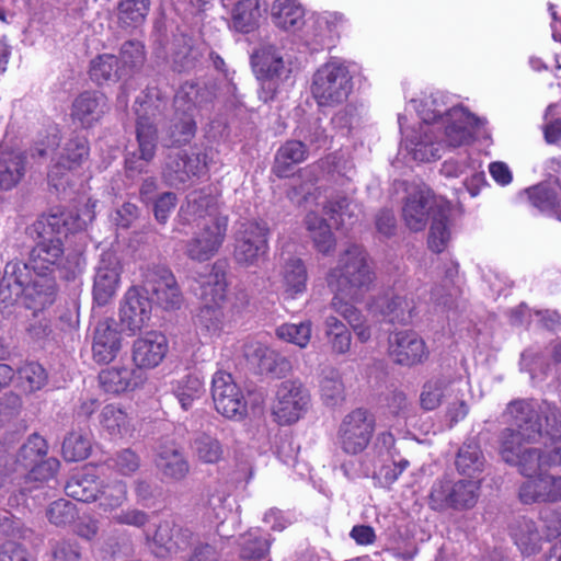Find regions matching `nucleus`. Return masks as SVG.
Listing matches in <instances>:
<instances>
[{
	"mask_svg": "<svg viewBox=\"0 0 561 561\" xmlns=\"http://www.w3.org/2000/svg\"><path fill=\"white\" fill-rule=\"evenodd\" d=\"M205 94L194 83L181 85L174 96V115L165 130L164 140L168 146H183L194 138L197 128L194 117L203 105Z\"/></svg>",
	"mask_w": 561,
	"mask_h": 561,
	"instance_id": "nucleus-2",
	"label": "nucleus"
},
{
	"mask_svg": "<svg viewBox=\"0 0 561 561\" xmlns=\"http://www.w3.org/2000/svg\"><path fill=\"white\" fill-rule=\"evenodd\" d=\"M388 353L396 364L407 367L424 363L430 355L425 341L411 330L392 333L388 340Z\"/></svg>",
	"mask_w": 561,
	"mask_h": 561,
	"instance_id": "nucleus-14",
	"label": "nucleus"
},
{
	"mask_svg": "<svg viewBox=\"0 0 561 561\" xmlns=\"http://www.w3.org/2000/svg\"><path fill=\"white\" fill-rule=\"evenodd\" d=\"M270 549L267 539L255 534L242 536L240 541V557L247 561L263 560Z\"/></svg>",
	"mask_w": 561,
	"mask_h": 561,
	"instance_id": "nucleus-63",
	"label": "nucleus"
},
{
	"mask_svg": "<svg viewBox=\"0 0 561 561\" xmlns=\"http://www.w3.org/2000/svg\"><path fill=\"white\" fill-rule=\"evenodd\" d=\"M282 284L287 297L295 299L307 289L308 272L299 257H288L282 266Z\"/></svg>",
	"mask_w": 561,
	"mask_h": 561,
	"instance_id": "nucleus-36",
	"label": "nucleus"
},
{
	"mask_svg": "<svg viewBox=\"0 0 561 561\" xmlns=\"http://www.w3.org/2000/svg\"><path fill=\"white\" fill-rule=\"evenodd\" d=\"M122 334L114 319L98 321L92 333V357L99 364L113 362L122 350Z\"/></svg>",
	"mask_w": 561,
	"mask_h": 561,
	"instance_id": "nucleus-21",
	"label": "nucleus"
},
{
	"mask_svg": "<svg viewBox=\"0 0 561 561\" xmlns=\"http://www.w3.org/2000/svg\"><path fill=\"white\" fill-rule=\"evenodd\" d=\"M91 439L88 433L70 432L62 443V455L67 461H80L89 457Z\"/></svg>",
	"mask_w": 561,
	"mask_h": 561,
	"instance_id": "nucleus-55",
	"label": "nucleus"
},
{
	"mask_svg": "<svg viewBox=\"0 0 561 561\" xmlns=\"http://www.w3.org/2000/svg\"><path fill=\"white\" fill-rule=\"evenodd\" d=\"M65 491L68 496L80 502L96 501L100 483L91 469L75 473L66 483Z\"/></svg>",
	"mask_w": 561,
	"mask_h": 561,
	"instance_id": "nucleus-37",
	"label": "nucleus"
},
{
	"mask_svg": "<svg viewBox=\"0 0 561 561\" xmlns=\"http://www.w3.org/2000/svg\"><path fill=\"white\" fill-rule=\"evenodd\" d=\"M352 91V77L347 67L330 61L312 77L311 94L319 106L333 107L346 101Z\"/></svg>",
	"mask_w": 561,
	"mask_h": 561,
	"instance_id": "nucleus-5",
	"label": "nucleus"
},
{
	"mask_svg": "<svg viewBox=\"0 0 561 561\" xmlns=\"http://www.w3.org/2000/svg\"><path fill=\"white\" fill-rule=\"evenodd\" d=\"M512 431H502L500 434L499 453L504 462L517 467L520 474L528 479L536 476L547 467L545 453L536 447H526V442H516Z\"/></svg>",
	"mask_w": 561,
	"mask_h": 561,
	"instance_id": "nucleus-9",
	"label": "nucleus"
},
{
	"mask_svg": "<svg viewBox=\"0 0 561 561\" xmlns=\"http://www.w3.org/2000/svg\"><path fill=\"white\" fill-rule=\"evenodd\" d=\"M99 385L107 393L119 394L140 385L138 371L127 366H112L99 374Z\"/></svg>",
	"mask_w": 561,
	"mask_h": 561,
	"instance_id": "nucleus-29",
	"label": "nucleus"
},
{
	"mask_svg": "<svg viewBox=\"0 0 561 561\" xmlns=\"http://www.w3.org/2000/svg\"><path fill=\"white\" fill-rule=\"evenodd\" d=\"M205 154L178 151L170 153L162 171L164 181L174 187L185 184L194 176H201L206 171Z\"/></svg>",
	"mask_w": 561,
	"mask_h": 561,
	"instance_id": "nucleus-18",
	"label": "nucleus"
},
{
	"mask_svg": "<svg viewBox=\"0 0 561 561\" xmlns=\"http://www.w3.org/2000/svg\"><path fill=\"white\" fill-rule=\"evenodd\" d=\"M144 291L165 310L179 309L183 297L173 273L165 266H148L144 272Z\"/></svg>",
	"mask_w": 561,
	"mask_h": 561,
	"instance_id": "nucleus-11",
	"label": "nucleus"
},
{
	"mask_svg": "<svg viewBox=\"0 0 561 561\" xmlns=\"http://www.w3.org/2000/svg\"><path fill=\"white\" fill-rule=\"evenodd\" d=\"M128 499L127 484L122 480H111L100 484L96 497L99 506L104 512H113L121 507Z\"/></svg>",
	"mask_w": 561,
	"mask_h": 561,
	"instance_id": "nucleus-48",
	"label": "nucleus"
},
{
	"mask_svg": "<svg viewBox=\"0 0 561 561\" xmlns=\"http://www.w3.org/2000/svg\"><path fill=\"white\" fill-rule=\"evenodd\" d=\"M268 234L270 228L264 221L241 222L234 236V261L243 267L256 265L268 251Z\"/></svg>",
	"mask_w": 561,
	"mask_h": 561,
	"instance_id": "nucleus-7",
	"label": "nucleus"
},
{
	"mask_svg": "<svg viewBox=\"0 0 561 561\" xmlns=\"http://www.w3.org/2000/svg\"><path fill=\"white\" fill-rule=\"evenodd\" d=\"M227 298L226 273L215 263L207 279L202 285L203 304L224 307Z\"/></svg>",
	"mask_w": 561,
	"mask_h": 561,
	"instance_id": "nucleus-43",
	"label": "nucleus"
},
{
	"mask_svg": "<svg viewBox=\"0 0 561 561\" xmlns=\"http://www.w3.org/2000/svg\"><path fill=\"white\" fill-rule=\"evenodd\" d=\"M484 466V457L480 446L474 442L465 443L458 451L456 467L462 474L472 476L481 472Z\"/></svg>",
	"mask_w": 561,
	"mask_h": 561,
	"instance_id": "nucleus-53",
	"label": "nucleus"
},
{
	"mask_svg": "<svg viewBox=\"0 0 561 561\" xmlns=\"http://www.w3.org/2000/svg\"><path fill=\"white\" fill-rule=\"evenodd\" d=\"M46 454V440L42 436L33 434L20 448L18 462H20L25 469L30 468V474L35 480H46L54 477L55 470L59 465L55 459L43 462L42 460Z\"/></svg>",
	"mask_w": 561,
	"mask_h": 561,
	"instance_id": "nucleus-20",
	"label": "nucleus"
},
{
	"mask_svg": "<svg viewBox=\"0 0 561 561\" xmlns=\"http://www.w3.org/2000/svg\"><path fill=\"white\" fill-rule=\"evenodd\" d=\"M451 382L446 378H436L427 381L421 393V405L427 411L435 410L442 403V399L450 393Z\"/></svg>",
	"mask_w": 561,
	"mask_h": 561,
	"instance_id": "nucleus-57",
	"label": "nucleus"
},
{
	"mask_svg": "<svg viewBox=\"0 0 561 561\" xmlns=\"http://www.w3.org/2000/svg\"><path fill=\"white\" fill-rule=\"evenodd\" d=\"M211 398L216 411L227 419L240 421L248 414L243 391L229 373H215L211 380Z\"/></svg>",
	"mask_w": 561,
	"mask_h": 561,
	"instance_id": "nucleus-10",
	"label": "nucleus"
},
{
	"mask_svg": "<svg viewBox=\"0 0 561 561\" xmlns=\"http://www.w3.org/2000/svg\"><path fill=\"white\" fill-rule=\"evenodd\" d=\"M445 144L450 148L468 145L472 140L470 128L478 125V118L462 106H455L445 113Z\"/></svg>",
	"mask_w": 561,
	"mask_h": 561,
	"instance_id": "nucleus-25",
	"label": "nucleus"
},
{
	"mask_svg": "<svg viewBox=\"0 0 561 561\" xmlns=\"http://www.w3.org/2000/svg\"><path fill=\"white\" fill-rule=\"evenodd\" d=\"M146 60L145 46L140 41L125 42L119 50L121 68L125 76L142 67Z\"/></svg>",
	"mask_w": 561,
	"mask_h": 561,
	"instance_id": "nucleus-59",
	"label": "nucleus"
},
{
	"mask_svg": "<svg viewBox=\"0 0 561 561\" xmlns=\"http://www.w3.org/2000/svg\"><path fill=\"white\" fill-rule=\"evenodd\" d=\"M224 319V307L203 304L196 316V323L203 330L214 335L222 330Z\"/></svg>",
	"mask_w": 561,
	"mask_h": 561,
	"instance_id": "nucleus-62",
	"label": "nucleus"
},
{
	"mask_svg": "<svg viewBox=\"0 0 561 561\" xmlns=\"http://www.w3.org/2000/svg\"><path fill=\"white\" fill-rule=\"evenodd\" d=\"M511 537L523 556H534L541 550L542 536L533 519L522 517L515 520L511 526Z\"/></svg>",
	"mask_w": 561,
	"mask_h": 561,
	"instance_id": "nucleus-31",
	"label": "nucleus"
},
{
	"mask_svg": "<svg viewBox=\"0 0 561 561\" xmlns=\"http://www.w3.org/2000/svg\"><path fill=\"white\" fill-rule=\"evenodd\" d=\"M324 334L331 352L335 355L346 354L352 344V335L346 325L334 316L324 320Z\"/></svg>",
	"mask_w": 561,
	"mask_h": 561,
	"instance_id": "nucleus-46",
	"label": "nucleus"
},
{
	"mask_svg": "<svg viewBox=\"0 0 561 561\" xmlns=\"http://www.w3.org/2000/svg\"><path fill=\"white\" fill-rule=\"evenodd\" d=\"M554 476L536 474L522 483L518 492L524 504L554 503Z\"/></svg>",
	"mask_w": 561,
	"mask_h": 561,
	"instance_id": "nucleus-32",
	"label": "nucleus"
},
{
	"mask_svg": "<svg viewBox=\"0 0 561 561\" xmlns=\"http://www.w3.org/2000/svg\"><path fill=\"white\" fill-rule=\"evenodd\" d=\"M90 153L89 142L83 136H73L69 138L58 158L51 164L48 179L57 187L55 181L64 178L68 172L73 171L88 160Z\"/></svg>",
	"mask_w": 561,
	"mask_h": 561,
	"instance_id": "nucleus-22",
	"label": "nucleus"
},
{
	"mask_svg": "<svg viewBox=\"0 0 561 561\" xmlns=\"http://www.w3.org/2000/svg\"><path fill=\"white\" fill-rule=\"evenodd\" d=\"M321 399L327 407L335 408L345 400L344 385L340 375L332 370L320 382Z\"/></svg>",
	"mask_w": 561,
	"mask_h": 561,
	"instance_id": "nucleus-61",
	"label": "nucleus"
},
{
	"mask_svg": "<svg viewBox=\"0 0 561 561\" xmlns=\"http://www.w3.org/2000/svg\"><path fill=\"white\" fill-rule=\"evenodd\" d=\"M23 175V158L13 152H0V195L13 188Z\"/></svg>",
	"mask_w": 561,
	"mask_h": 561,
	"instance_id": "nucleus-45",
	"label": "nucleus"
},
{
	"mask_svg": "<svg viewBox=\"0 0 561 561\" xmlns=\"http://www.w3.org/2000/svg\"><path fill=\"white\" fill-rule=\"evenodd\" d=\"M167 337L157 332H149L133 343L131 358L139 369H151L160 365L168 353Z\"/></svg>",
	"mask_w": 561,
	"mask_h": 561,
	"instance_id": "nucleus-24",
	"label": "nucleus"
},
{
	"mask_svg": "<svg viewBox=\"0 0 561 561\" xmlns=\"http://www.w3.org/2000/svg\"><path fill=\"white\" fill-rule=\"evenodd\" d=\"M123 265L116 252H102L94 268L92 296L98 306L107 305L117 294Z\"/></svg>",
	"mask_w": 561,
	"mask_h": 561,
	"instance_id": "nucleus-12",
	"label": "nucleus"
},
{
	"mask_svg": "<svg viewBox=\"0 0 561 561\" xmlns=\"http://www.w3.org/2000/svg\"><path fill=\"white\" fill-rule=\"evenodd\" d=\"M102 430L111 437H124L130 432V417L127 412L114 403L106 404L100 415Z\"/></svg>",
	"mask_w": 561,
	"mask_h": 561,
	"instance_id": "nucleus-40",
	"label": "nucleus"
},
{
	"mask_svg": "<svg viewBox=\"0 0 561 561\" xmlns=\"http://www.w3.org/2000/svg\"><path fill=\"white\" fill-rule=\"evenodd\" d=\"M503 416L511 426L503 431H512L516 435V442L534 443L541 436L539 411L533 402L514 400L507 404Z\"/></svg>",
	"mask_w": 561,
	"mask_h": 561,
	"instance_id": "nucleus-13",
	"label": "nucleus"
},
{
	"mask_svg": "<svg viewBox=\"0 0 561 561\" xmlns=\"http://www.w3.org/2000/svg\"><path fill=\"white\" fill-rule=\"evenodd\" d=\"M182 211L188 222L202 220V225H204L211 219H227L217 215L216 199L204 192H192L187 196L186 206L182 207Z\"/></svg>",
	"mask_w": 561,
	"mask_h": 561,
	"instance_id": "nucleus-35",
	"label": "nucleus"
},
{
	"mask_svg": "<svg viewBox=\"0 0 561 561\" xmlns=\"http://www.w3.org/2000/svg\"><path fill=\"white\" fill-rule=\"evenodd\" d=\"M199 57L201 54L198 49L192 45L190 38L181 36L174 41L171 61L175 71L187 72L193 70L196 67Z\"/></svg>",
	"mask_w": 561,
	"mask_h": 561,
	"instance_id": "nucleus-47",
	"label": "nucleus"
},
{
	"mask_svg": "<svg viewBox=\"0 0 561 561\" xmlns=\"http://www.w3.org/2000/svg\"><path fill=\"white\" fill-rule=\"evenodd\" d=\"M448 214L443 208H437V215L433 216L432 226L428 236V247L432 251L440 253L445 250L450 238L447 226Z\"/></svg>",
	"mask_w": 561,
	"mask_h": 561,
	"instance_id": "nucleus-60",
	"label": "nucleus"
},
{
	"mask_svg": "<svg viewBox=\"0 0 561 561\" xmlns=\"http://www.w3.org/2000/svg\"><path fill=\"white\" fill-rule=\"evenodd\" d=\"M308 146L300 140H287L283 144L276 154L273 167L274 173L278 178H286L290 174L293 167L307 160Z\"/></svg>",
	"mask_w": 561,
	"mask_h": 561,
	"instance_id": "nucleus-34",
	"label": "nucleus"
},
{
	"mask_svg": "<svg viewBox=\"0 0 561 561\" xmlns=\"http://www.w3.org/2000/svg\"><path fill=\"white\" fill-rule=\"evenodd\" d=\"M305 226L313 248L323 255H331L336 248V239L327 220L310 211L305 217Z\"/></svg>",
	"mask_w": 561,
	"mask_h": 561,
	"instance_id": "nucleus-33",
	"label": "nucleus"
},
{
	"mask_svg": "<svg viewBox=\"0 0 561 561\" xmlns=\"http://www.w3.org/2000/svg\"><path fill=\"white\" fill-rule=\"evenodd\" d=\"M227 231V219H211L185 243V254L196 262L209 261L219 251Z\"/></svg>",
	"mask_w": 561,
	"mask_h": 561,
	"instance_id": "nucleus-15",
	"label": "nucleus"
},
{
	"mask_svg": "<svg viewBox=\"0 0 561 561\" xmlns=\"http://www.w3.org/2000/svg\"><path fill=\"white\" fill-rule=\"evenodd\" d=\"M108 111L106 96L96 91H84L72 102L70 116L83 128H90Z\"/></svg>",
	"mask_w": 561,
	"mask_h": 561,
	"instance_id": "nucleus-26",
	"label": "nucleus"
},
{
	"mask_svg": "<svg viewBox=\"0 0 561 561\" xmlns=\"http://www.w3.org/2000/svg\"><path fill=\"white\" fill-rule=\"evenodd\" d=\"M533 206L541 211H552L561 207V187L558 182L539 183L525 191Z\"/></svg>",
	"mask_w": 561,
	"mask_h": 561,
	"instance_id": "nucleus-42",
	"label": "nucleus"
},
{
	"mask_svg": "<svg viewBox=\"0 0 561 561\" xmlns=\"http://www.w3.org/2000/svg\"><path fill=\"white\" fill-rule=\"evenodd\" d=\"M244 356L257 365L262 373H276L278 362H284L277 353L260 342H249L244 345Z\"/></svg>",
	"mask_w": 561,
	"mask_h": 561,
	"instance_id": "nucleus-49",
	"label": "nucleus"
},
{
	"mask_svg": "<svg viewBox=\"0 0 561 561\" xmlns=\"http://www.w3.org/2000/svg\"><path fill=\"white\" fill-rule=\"evenodd\" d=\"M375 431L374 413L364 408H356L341 420L336 431V444L346 455H359L369 446Z\"/></svg>",
	"mask_w": 561,
	"mask_h": 561,
	"instance_id": "nucleus-6",
	"label": "nucleus"
},
{
	"mask_svg": "<svg viewBox=\"0 0 561 561\" xmlns=\"http://www.w3.org/2000/svg\"><path fill=\"white\" fill-rule=\"evenodd\" d=\"M191 447L193 455L203 463L215 465L224 458L225 450L222 444L218 438L209 434H197L193 438Z\"/></svg>",
	"mask_w": 561,
	"mask_h": 561,
	"instance_id": "nucleus-44",
	"label": "nucleus"
},
{
	"mask_svg": "<svg viewBox=\"0 0 561 561\" xmlns=\"http://www.w3.org/2000/svg\"><path fill=\"white\" fill-rule=\"evenodd\" d=\"M90 77L98 84L106 81H116L125 77L118 58L114 55L105 54L93 59L90 67Z\"/></svg>",
	"mask_w": 561,
	"mask_h": 561,
	"instance_id": "nucleus-50",
	"label": "nucleus"
},
{
	"mask_svg": "<svg viewBox=\"0 0 561 561\" xmlns=\"http://www.w3.org/2000/svg\"><path fill=\"white\" fill-rule=\"evenodd\" d=\"M156 466L165 478L175 481L184 479L190 471L187 460L173 443L159 447Z\"/></svg>",
	"mask_w": 561,
	"mask_h": 561,
	"instance_id": "nucleus-30",
	"label": "nucleus"
},
{
	"mask_svg": "<svg viewBox=\"0 0 561 561\" xmlns=\"http://www.w3.org/2000/svg\"><path fill=\"white\" fill-rule=\"evenodd\" d=\"M203 391V381L195 375H187L173 386V393L183 410H188L193 401L198 399Z\"/></svg>",
	"mask_w": 561,
	"mask_h": 561,
	"instance_id": "nucleus-58",
	"label": "nucleus"
},
{
	"mask_svg": "<svg viewBox=\"0 0 561 561\" xmlns=\"http://www.w3.org/2000/svg\"><path fill=\"white\" fill-rule=\"evenodd\" d=\"M271 16L277 27L285 31L297 30L304 22V9L294 0H275Z\"/></svg>",
	"mask_w": 561,
	"mask_h": 561,
	"instance_id": "nucleus-41",
	"label": "nucleus"
},
{
	"mask_svg": "<svg viewBox=\"0 0 561 561\" xmlns=\"http://www.w3.org/2000/svg\"><path fill=\"white\" fill-rule=\"evenodd\" d=\"M325 280L333 294L362 300L375 282V272L367 252L358 244H350L339 253Z\"/></svg>",
	"mask_w": 561,
	"mask_h": 561,
	"instance_id": "nucleus-1",
	"label": "nucleus"
},
{
	"mask_svg": "<svg viewBox=\"0 0 561 561\" xmlns=\"http://www.w3.org/2000/svg\"><path fill=\"white\" fill-rule=\"evenodd\" d=\"M169 104L168 98L163 96L159 91L147 93L139 101L136 107L137 121L153 122L157 126L159 119L163 116Z\"/></svg>",
	"mask_w": 561,
	"mask_h": 561,
	"instance_id": "nucleus-52",
	"label": "nucleus"
},
{
	"mask_svg": "<svg viewBox=\"0 0 561 561\" xmlns=\"http://www.w3.org/2000/svg\"><path fill=\"white\" fill-rule=\"evenodd\" d=\"M276 335L299 347H306L311 337V322L285 323L277 328Z\"/></svg>",
	"mask_w": 561,
	"mask_h": 561,
	"instance_id": "nucleus-64",
	"label": "nucleus"
},
{
	"mask_svg": "<svg viewBox=\"0 0 561 561\" xmlns=\"http://www.w3.org/2000/svg\"><path fill=\"white\" fill-rule=\"evenodd\" d=\"M480 485L474 480H436L428 494L431 510L444 513L447 511L463 512L476 506Z\"/></svg>",
	"mask_w": 561,
	"mask_h": 561,
	"instance_id": "nucleus-4",
	"label": "nucleus"
},
{
	"mask_svg": "<svg viewBox=\"0 0 561 561\" xmlns=\"http://www.w3.org/2000/svg\"><path fill=\"white\" fill-rule=\"evenodd\" d=\"M33 279L34 272L31 268L30 259H27V262L15 260L7 263L4 267V280L8 283L9 298L12 296L15 298L22 297L26 287Z\"/></svg>",
	"mask_w": 561,
	"mask_h": 561,
	"instance_id": "nucleus-38",
	"label": "nucleus"
},
{
	"mask_svg": "<svg viewBox=\"0 0 561 561\" xmlns=\"http://www.w3.org/2000/svg\"><path fill=\"white\" fill-rule=\"evenodd\" d=\"M260 18L259 0H240L232 10L233 27L242 33L252 31Z\"/></svg>",
	"mask_w": 561,
	"mask_h": 561,
	"instance_id": "nucleus-51",
	"label": "nucleus"
},
{
	"mask_svg": "<svg viewBox=\"0 0 561 561\" xmlns=\"http://www.w3.org/2000/svg\"><path fill=\"white\" fill-rule=\"evenodd\" d=\"M55 294L56 280L51 274L34 273V279L26 287L22 297L30 300L34 308H45L53 304Z\"/></svg>",
	"mask_w": 561,
	"mask_h": 561,
	"instance_id": "nucleus-39",
	"label": "nucleus"
},
{
	"mask_svg": "<svg viewBox=\"0 0 561 561\" xmlns=\"http://www.w3.org/2000/svg\"><path fill=\"white\" fill-rule=\"evenodd\" d=\"M309 404L306 387L298 380H285L277 387L272 414L279 425H290L306 414Z\"/></svg>",
	"mask_w": 561,
	"mask_h": 561,
	"instance_id": "nucleus-8",
	"label": "nucleus"
},
{
	"mask_svg": "<svg viewBox=\"0 0 561 561\" xmlns=\"http://www.w3.org/2000/svg\"><path fill=\"white\" fill-rule=\"evenodd\" d=\"M431 215H437L432 190L425 184L414 186L408 193L402 207L404 224L412 231H421L426 227Z\"/></svg>",
	"mask_w": 561,
	"mask_h": 561,
	"instance_id": "nucleus-16",
	"label": "nucleus"
},
{
	"mask_svg": "<svg viewBox=\"0 0 561 561\" xmlns=\"http://www.w3.org/2000/svg\"><path fill=\"white\" fill-rule=\"evenodd\" d=\"M195 542L196 537L191 529L171 520H163L154 531L152 551L157 557L165 558L186 550Z\"/></svg>",
	"mask_w": 561,
	"mask_h": 561,
	"instance_id": "nucleus-17",
	"label": "nucleus"
},
{
	"mask_svg": "<svg viewBox=\"0 0 561 561\" xmlns=\"http://www.w3.org/2000/svg\"><path fill=\"white\" fill-rule=\"evenodd\" d=\"M151 301L137 288H129L119 309V321L125 330L135 334L140 331L151 317Z\"/></svg>",
	"mask_w": 561,
	"mask_h": 561,
	"instance_id": "nucleus-23",
	"label": "nucleus"
},
{
	"mask_svg": "<svg viewBox=\"0 0 561 561\" xmlns=\"http://www.w3.org/2000/svg\"><path fill=\"white\" fill-rule=\"evenodd\" d=\"M64 221L56 215L45 221H38L35 228L38 240L28 253L31 268L34 273L51 274L64 262V244L60 236Z\"/></svg>",
	"mask_w": 561,
	"mask_h": 561,
	"instance_id": "nucleus-3",
	"label": "nucleus"
},
{
	"mask_svg": "<svg viewBox=\"0 0 561 561\" xmlns=\"http://www.w3.org/2000/svg\"><path fill=\"white\" fill-rule=\"evenodd\" d=\"M150 9V0H121L118 3V21L127 27H136L144 23Z\"/></svg>",
	"mask_w": 561,
	"mask_h": 561,
	"instance_id": "nucleus-54",
	"label": "nucleus"
},
{
	"mask_svg": "<svg viewBox=\"0 0 561 561\" xmlns=\"http://www.w3.org/2000/svg\"><path fill=\"white\" fill-rule=\"evenodd\" d=\"M253 71L256 78L275 91L277 81L287 77L290 69L286 66L278 48L273 45H262L251 57Z\"/></svg>",
	"mask_w": 561,
	"mask_h": 561,
	"instance_id": "nucleus-19",
	"label": "nucleus"
},
{
	"mask_svg": "<svg viewBox=\"0 0 561 561\" xmlns=\"http://www.w3.org/2000/svg\"><path fill=\"white\" fill-rule=\"evenodd\" d=\"M405 147L414 160L430 162L440 158L443 144L436 140L434 126L420 125L417 130L407 136Z\"/></svg>",
	"mask_w": 561,
	"mask_h": 561,
	"instance_id": "nucleus-27",
	"label": "nucleus"
},
{
	"mask_svg": "<svg viewBox=\"0 0 561 561\" xmlns=\"http://www.w3.org/2000/svg\"><path fill=\"white\" fill-rule=\"evenodd\" d=\"M140 159L149 162L153 159L158 142V130L153 122L137 121L136 128Z\"/></svg>",
	"mask_w": 561,
	"mask_h": 561,
	"instance_id": "nucleus-56",
	"label": "nucleus"
},
{
	"mask_svg": "<svg viewBox=\"0 0 561 561\" xmlns=\"http://www.w3.org/2000/svg\"><path fill=\"white\" fill-rule=\"evenodd\" d=\"M375 308L392 323L407 325L416 314V304L407 295H385L375 302Z\"/></svg>",
	"mask_w": 561,
	"mask_h": 561,
	"instance_id": "nucleus-28",
	"label": "nucleus"
}]
</instances>
